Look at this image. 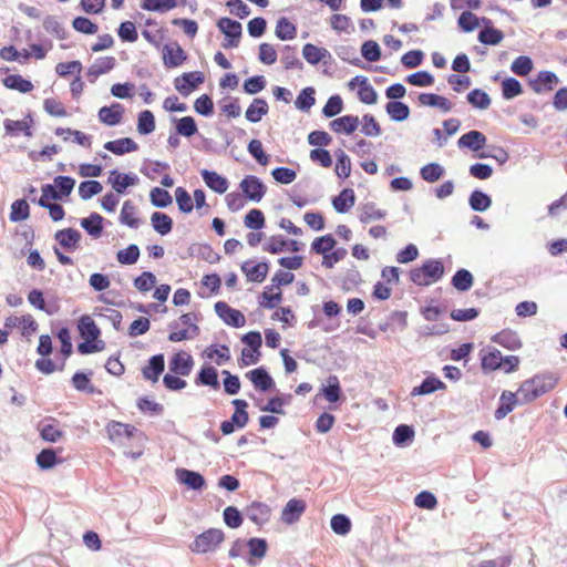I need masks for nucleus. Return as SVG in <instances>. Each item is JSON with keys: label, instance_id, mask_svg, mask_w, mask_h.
I'll return each instance as SVG.
<instances>
[{"label": "nucleus", "instance_id": "obj_1", "mask_svg": "<svg viewBox=\"0 0 567 567\" xmlns=\"http://www.w3.org/2000/svg\"><path fill=\"white\" fill-rule=\"evenodd\" d=\"M557 381V377L553 373L537 374L524 381L517 390V395L520 396V404L530 403L549 392L556 386Z\"/></svg>", "mask_w": 567, "mask_h": 567}, {"label": "nucleus", "instance_id": "obj_2", "mask_svg": "<svg viewBox=\"0 0 567 567\" xmlns=\"http://www.w3.org/2000/svg\"><path fill=\"white\" fill-rule=\"evenodd\" d=\"M444 274L443 264L437 259H430L422 267L411 270V280L417 286H429L437 281Z\"/></svg>", "mask_w": 567, "mask_h": 567}, {"label": "nucleus", "instance_id": "obj_3", "mask_svg": "<svg viewBox=\"0 0 567 567\" xmlns=\"http://www.w3.org/2000/svg\"><path fill=\"white\" fill-rule=\"evenodd\" d=\"M223 540V532L212 528L197 536L190 545V549L195 553L205 554L215 550Z\"/></svg>", "mask_w": 567, "mask_h": 567}, {"label": "nucleus", "instance_id": "obj_4", "mask_svg": "<svg viewBox=\"0 0 567 567\" xmlns=\"http://www.w3.org/2000/svg\"><path fill=\"white\" fill-rule=\"evenodd\" d=\"M239 187L244 195L255 203H259L266 193L264 183L254 175L246 176L240 182Z\"/></svg>", "mask_w": 567, "mask_h": 567}, {"label": "nucleus", "instance_id": "obj_5", "mask_svg": "<svg viewBox=\"0 0 567 567\" xmlns=\"http://www.w3.org/2000/svg\"><path fill=\"white\" fill-rule=\"evenodd\" d=\"M215 311L218 317L228 326L240 328L246 322L245 316L239 310L230 308L226 302H216Z\"/></svg>", "mask_w": 567, "mask_h": 567}, {"label": "nucleus", "instance_id": "obj_6", "mask_svg": "<svg viewBox=\"0 0 567 567\" xmlns=\"http://www.w3.org/2000/svg\"><path fill=\"white\" fill-rule=\"evenodd\" d=\"M125 109L120 103H112L110 106H103L99 110V121L107 126L118 125L124 115Z\"/></svg>", "mask_w": 567, "mask_h": 567}, {"label": "nucleus", "instance_id": "obj_7", "mask_svg": "<svg viewBox=\"0 0 567 567\" xmlns=\"http://www.w3.org/2000/svg\"><path fill=\"white\" fill-rule=\"evenodd\" d=\"M106 432L114 444H124V440L134 436L137 430L132 425L112 421L107 424Z\"/></svg>", "mask_w": 567, "mask_h": 567}, {"label": "nucleus", "instance_id": "obj_8", "mask_svg": "<svg viewBox=\"0 0 567 567\" xmlns=\"http://www.w3.org/2000/svg\"><path fill=\"white\" fill-rule=\"evenodd\" d=\"M306 503L302 499L299 498H291L287 502L285 507L281 512V520L287 524L291 525L296 522H298L301 517V515L306 511Z\"/></svg>", "mask_w": 567, "mask_h": 567}, {"label": "nucleus", "instance_id": "obj_9", "mask_svg": "<svg viewBox=\"0 0 567 567\" xmlns=\"http://www.w3.org/2000/svg\"><path fill=\"white\" fill-rule=\"evenodd\" d=\"M204 82L202 72H188L175 80V89L183 95H188L195 87Z\"/></svg>", "mask_w": 567, "mask_h": 567}, {"label": "nucleus", "instance_id": "obj_10", "mask_svg": "<svg viewBox=\"0 0 567 567\" xmlns=\"http://www.w3.org/2000/svg\"><path fill=\"white\" fill-rule=\"evenodd\" d=\"M107 182L116 193L123 194L126 188L136 185L138 178L135 174H123L113 169L110 172Z\"/></svg>", "mask_w": 567, "mask_h": 567}, {"label": "nucleus", "instance_id": "obj_11", "mask_svg": "<svg viewBox=\"0 0 567 567\" xmlns=\"http://www.w3.org/2000/svg\"><path fill=\"white\" fill-rule=\"evenodd\" d=\"M520 404V396L517 392L503 391L499 398V406L495 411V419L502 420L508 415L517 404Z\"/></svg>", "mask_w": 567, "mask_h": 567}, {"label": "nucleus", "instance_id": "obj_12", "mask_svg": "<svg viewBox=\"0 0 567 567\" xmlns=\"http://www.w3.org/2000/svg\"><path fill=\"white\" fill-rule=\"evenodd\" d=\"M176 478L181 484L194 491H200L206 484L202 474L186 468L176 470Z\"/></svg>", "mask_w": 567, "mask_h": 567}, {"label": "nucleus", "instance_id": "obj_13", "mask_svg": "<svg viewBox=\"0 0 567 567\" xmlns=\"http://www.w3.org/2000/svg\"><path fill=\"white\" fill-rule=\"evenodd\" d=\"M457 145L460 148H470L477 152L486 145V136L478 131H470L458 138Z\"/></svg>", "mask_w": 567, "mask_h": 567}, {"label": "nucleus", "instance_id": "obj_14", "mask_svg": "<svg viewBox=\"0 0 567 567\" xmlns=\"http://www.w3.org/2000/svg\"><path fill=\"white\" fill-rule=\"evenodd\" d=\"M241 270L246 275L248 281L262 282L267 277L269 267L267 262L254 265L252 261H246L241 265Z\"/></svg>", "mask_w": 567, "mask_h": 567}, {"label": "nucleus", "instance_id": "obj_15", "mask_svg": "<svg viewBox=\"0 0 567 567\" xmlns=\"http://www.w3.org/2000/svg\"><path fill=\"white\" fill-rule=\"evenodd\" d=\"M163 60L166 66L176 68L186 60V54L177 43L167 44L163 49Z\"/></svg>", "mask_w": 567, "mask_h": 567}, {"label": "nucleus", "instance_id": "obj_16", "mask_svg": "<svg viewBox=\"0 0 567 567\" xmlns=\"http://www.w3.org/2000/svg\"><path fill=\"white\" fill-rule=\"evenodd\" d=\"M55 240L66 250H75L81 240V234L73 229L66 228L55 233Z\"/></svg>", "mask_w": 567, "mask_h": 567}, {"label": "nucleus", "instance_id": "obj_17", "mask_svg": "<svg viewBox=\"0 0 567 567\" xmlns=\"http://www.w3.org/2000/svg\"><path fill=\"white\" fill-rule=\"evenodd\" d=\"M302 55L305 60L312 65H316L321 61L326 63L327 60L331 59V54L327 49L319 48L311 43L303 45Z\"/></svg>", "mask_w": 567, "mask_h": 567}, {"label": "nucleus", "instance_id": "obj_18", "mask_svg": "<svg viewBox=\"0 0 567 567\" xmlns=\"http://www.w3.org/2000/svg\"><path fill=\"white\" fill-rule=\"evenodd\" d=\"M193 359L186 352L176 353L169 362V369L177 375H188L192 371Z\"/></svg>", "mask_w": 567, "mask_h": 567}, {"label": "nucleus", "instance_id": "obj_19", "mask_svg": "<svg viewBox=\"0 0 567 567\" xmlns=\"http://www.w3.org/2000/svg\"><path fill=\"white\" fill-rule=\"evenodd\" d=\"M359 126V117L344 115L330 122V128L336 133L352 134Z\"/></svg>", "mask_w": 567, "mask_h": 567}, {"label": "nucleus", "instance_id": "obj_20", "mask_svg": "<svg viewBox=\"0 0 567 567\" xmlns=\"http://www.w3.org/2000/svg\"><path fill=\"white\" fill-rule=\"evenodd\" d=\"M104 148L115 155H124L126 153L135 152L138 148L136 142L130 137H123L114 141L106 142Z\"/></svg>", "mask_w": 567, "mask_h": 567}, {"label": "nucleus", "instance_id": "obj_21", "mask_svg": "<svg viewBox=\"0 0 567 567\" xmlns=\"http://www.w3.org/2000/svg\"><path fill=\"white\" fill-rule=\"evenodd\" d=\"M246 516L257 525H262L270 517V508L264 503L255 502L246 508Z\"/></svg>", "mask_w": 567, "mask_h": 567}, {"label": "nucleus", "instance_id": "obj_22", "mask_svg": "<svg viewBox=\"0 0 567 567\" xmlns=\"http://www.w3.org/2000/svg\"><path fill=\"white\" fill-rule=\"evenodd\" d=\"M200 175L205 182V184L218 194H224L228 188V182L225 177L217 174L216 172H210L207 169H203Z\"/></svg>", "mask_w": 567, "mask_h": 567}, {"label": "nucleus", "instance_id": "obj_23", "mask_svg": "<svg viewBox=\"0 0 567 567\" xmlns=\"http://www.w3.org/2000/svg\"><path fill=\"white\" fill-rule=\"evenodd\" d=\"M165 361L163 354H156L153 355L150 359L148 365H146L143 369V377L146 380H150L152 382H156L161 375V373L164 371Z\"/></svg>", "mask_w": 567, "mask_h": 567}, {"label": "nucleus", "instance_id": "obj_24", "mask_svg": "<svg viewBox=\"0 0 567 567\" xmlns=\"http://www.w3.org/2000/svg\"><path fill=\"white\" fill-rule=\"evenodd\" d=\"M557 83L558 78L555 73L550 71H542L539 72L537 79L530 83V85L536 93H540L543 91L553 90L554 85Z\"/></svg>", "mask_w": 567, "mask_h": 567}, {"label": "nucleus", "instance_id": "obj_25", "mask_svg": "<svg viewBox=\"0 0 567 567\" xmlns=\"http://www.w3.org/2000/svg\"><path fill=\"white\" fill-rule=\"evenodd\" d=\"M355 204L353 189L346 188L332 199V206L338 213H347Z\"/></svg>", "mask_w": 567, "mask_h": 567}, {"label": "nucleus", "instance_id": "obj_26", "mask_svg": "<svg viewBox=\"0 0 567 567\" xmlns=\"http://www.w3.org/2000/svg\"><path fill=\"white\" fill-rule=\"evenodd\" d=\"M248 379L251 381V383L255 385V388L267 391L274 385L272 378L268 374V372L262 369L258 368L255 370H251L247 373Z\"/></svg>", "mask_w": 567, "mask_h": 567}, {"label": "nucleus", "instance_id": "obj_27", "mask_svg": "<svg viewBox=\"0 0 567 567\" xmlns=\"http://www.w3.org/2000/svg\"><path fill=\"white\" fill-rule=\"evenodd\" d=\"M79 330L82 336L87 341H100V329L95 324L94 320L90 316H83L79 322Z\"/></svg>", "mask_w": 567, "mask_h": 567}, {"label": "nucleus", "instance_id": "obj_28", "mask_svg": "<svg viewBox=\"0 0 567 567\" xmlns=\"http://www.w3.org/2000/svg\"><path fill=\"white\" fill-rule=\"evenodd\" d=\"M419 101L422 105L439 107L443 112L452 110V103L444 96L433 93H422L419 95Z\"/></svg>", "mask_w": 567, "mask_h": 567}, {"label": "nucleus", "instance_id": "obj_29", "mask_svg": "<svg viewBox=\"0 0 567 567\" xmlns=\"http://www.w3.org/2000/svg\"><path fill=\"white\" fill-rule=\"evenodd\" d=\"M445 389V384L437 378L427 377L419 386L413 388L411 395H425L431 394L437 390Z\"/></svg>", "mask_w": 567, "mask_h": 567}, {"label": "nucleus", "instance_id": "obj_30", "mask_svg": "<svg viewBox=\"0 0 567 567\" xmlns=\"http://www.w3.org/2000/svg\"><path fill=\"white\" fill-rule=\"evenodd\" d=\"M492 340L499 346L507 348L508 350H516L520 348L522 342L516 332L511 330H504L495 334Z\"/></svg>", "mask_w": 567, "mask_h": 567}, {"label": "nucleus", "instance_id": "obj_31", "mask_svg": "<svg viewBox=\"0 0 567 567\" xmlns=\"http://www.w3.org/2000/svg\"><path fill=\"white\" fill-rule=\"evenodd\" d=\"M120 221L131 228H138L141 225V219L136 217V207L131 200L124 202L121 214Z\"/></svg>", "mask_w": 567, "mask_h": 567}, {"label": "nucleus", "instance_id": "obj_32", "mask_svg": "<svg viewBox=\"0 0 567 567\" xmlns=\"http://www.w3.org/2000/svg\"><path fill=\"white\" fill-rule=\"evenodd\" d=\"M151 223L154 230L162 236L171 233L173 228V219L167 214L161 212H155L152 214Z\"/></svg>", "mask_w": 567, "mask_h": 567}, {"label": "nucleus", "instance_id": "obj_33", "mask_svg": "<svg viewBox=\"0 0 567 567\" xmlns=\"http://www.w3.org/2000/svg\"><path fill=\"white\" fill-rule=\"evenodd\" d=\"M103 217L97 213L91 214L89 217L81 220V226L91 235L93 238H99L103 231Z\"/></svg>", "mask_w": 567, "mask_h": 567}, {"label": "nucleus", "instance_id": "obj_34", "mask_svg": "<svg viewBox=\"0 0 567 567\" xmlns=\"http://www.w3.org/2000/svg\"><path fill=\"white\" fill-rule=\"evenodd\" d=\"M268 104L265 100L255 99L246 111V118L251 123L259 122L268 113Z\"/></svg>", "mask_w": 567, "mask_h": 567}, {"label": "nucleus", "instance_id": "obj_35", "mask_svg": "<svg viewBox=\"0 0 567 567\" xmlns=\"http://www.w3.org/2000/svg\"><path fill=\"white\" fill-rule=\"evenodd\" d=\"M385 111L391 117V120L396 122L405 121L410 115L409 106L399 101L389 102L385 105Z\"/></svg>", "mask_w": 567, "mask_h": 567}, {"label": "nucleus", "instance_id": "obj_36", "mask_svg": "<svg viewBox=\"0 0 567 567\" xmlns=\"http://www.w3.org/2000/svg\"><path fill=\"white\" fill-rule=\"evenodd\" d=\"M218 29L225 34L226 38H240L241 37V24L229 18H221L217 22Z\"/></svg>", "mask_w": 567, "mask_h": 567}, {"label": "nucleus", "instance_id": "obj_37", "mask_svg": "<svg viewBox=\"0 0 567 567\" xmlns=\"http://www.w3.org/2000/svg\"><path fill=\"white\" fill-rule=\"evenodd\" d=\"M315 94L316 91L313 87L309 86L303 89L297 96L295 106L302 112H308L316 103Z\"/></svg>", "mask_w": 567, "mask_h": 567}, {"label": "nucleus", "instance_id": "obj_38", "mask_svg": "<svg viewBox=\"0 0 567 567\" xmlns=\"http://www.w3.org/2000/svg\"><path fill=\"white\" fill-rule=\"evenodd\" d=\"M385 215V212L377 208L374 204L368 203L360 207L359 218L362 223L368 224L374 220L383 219Z\"/></svg>", "mask_w": 567, "mask_h": 567}, {"label": "nucleus", "instance_id": "obj_39", "mask_svg": "<svg viewBox=\"0 0 567 567\" xmlns=\"http://www.w3.org/2000/svg\"><path fill=\"white\" fill-rule=\"evenodd\" d=\"M233 404L236 410L229 421L237 427H244L248 422V413L246 411L248 404L246 401L240 399L234 400Z\"/></svg>", "mask_w": 567, "mask_h": 567}, {"label": "nucleus", "instance_id": "obj_40", "mask_svg": "<svg viewBox=\"0 0 567 567\" xmlns=\"http://www.w3.org/2000/svg\"><path fill=\"white\" fill-rule=\"evenodd\" d=\"M471 208L475 212H485L492 205V199L488 195L481 190H474L468 198Z\"/></svg>", "mask_w": 567, "mask_h": 567}, {"label": "nucleus", "instance_id": "obj_41", "mask_svg": "<svg viewBox=\"0 0 567 567\" xmlns=\"http://www.w3.org/2000/svg\"><path fill=\"white\" fill-rule=\"evenodd\" d=\"M474 278L472 274L466 269H460L455 272L452 278V285L460 291H467L473 286Z\"/></svg>", "mask_w": 567, "mask_h": 567}, {"label": "nucleus", "instance_id": "obj_42", "mask_svg": "<svg viewBox=\"0 0 567 567\" xmlns=\"http://www.w3.org/2000/svg\"><path fill=\"white\" fill-rule=\"evenodd\" d=\"M155 131V117L148 110L142 111L137 118V132L142 135H148Z\"/></svg>", "mask_w": 567, "mask_h": 567}, {"label": "nucleus", "instance_id": "obj_43", "mask_svg": "<svg viewBox=\"0 0 567 567\" xmlns=\"http://www.w3.org/2000/svg\"><path fill=\"white\" fill-rule=\"evenodd\" d=\"M503 365V357L499 350L493 349L482 357V368L485 371H495Z\"/></svg>", "mask_w": 567, "mask_h": 567}, {"label": "nucleus", "instance_id": "obj_44", "mask_svg": "<svg viewBox=\"0 0 567 567\" xmlns=\"http://www.w3.org/2000/svg\"><path fill=\"white\" fill-rule=\"evenodd\" d=\"M114 66H115V58H113V56L100 58L89 68V75L97 78L99 75L111 71Z\"/></svg>", "mask_w": 567, "mask_h": 567}, {"label": "nucleus", "instance_id": "obj_45", "mask_svg": "<svg viewBox=\"0 0 567 567\" xmlns=\"http://www.w3.org/2000/svg\"><path fill=\"white\" fill-rule=\"evenodd\" d=\"M3 83L7 87L17 90L21 93H28L33 89V84L29 80H25L18 74L7 76Z\"/></svg>", "mask_w": 567, "mask_h": 567}, {"label": "nucleus", "instance_id": "obj_46", "mask_svg": "<svg viewBox=\"0 0 567 567\" xmlns=\"http://www.w3.org/2000/svg\"><path fill=\"white\" fill-rule=\"evenodd\" d=\"M297 29L287 18H280L276 25V35L280 40H292L296 37Z\"/></svg>", "mask_w": 567, "mask_h": 567}, {"label": "nucleus", "instance_id": "obj_47", "mask_svg": "<svg viewBox=\"0 0 567 567\" xmlns=\"http://www.w3.org/2000/svg\"><path fill=\"white\" fill-rule=\"evenodd\" d=\"M444 168L437 163H430L420 171L422 178L429 183L439 181L444 175Z\"/></svg>", "mask_w": 567, "mask_h": 567}, {"label": "nucleus", "instance_id": "obj_48", "mask_svg": "<svg viewBox=\"0 0 567 567\" xmlns=\"http://www.w3.org/2000/svg\"><path fill=\"white\" fill-rule=\"evenodd\" d=\"M150 199L151 203L155 207L165 208L172 204V196L171 194L159 187H154L150 193Z\"/></svg>", "mask_w": 567, "mask_h": 567}, {"label": "nucleus", "instance_id": "obj_49", "mask_svg": "<svg viewBox=\"0 0 567 567\" xmlns=\"http://www.w3.org/2000/svg\"><path fill=\"white\" fill-rule=\"evenodd\" d=\"M140 257V248L132 244L125 249H121L117 251L116 258L117 261L122 265H134Z\"/></svg>", "mask_w": 567, "mask_h": 567}, {"label": "nucleus", "instance_id": "obj_50", "mask_svg": "<svg viewBox=\"0 0 567 567\" xmlns=\"http://www.w3.org/2000/svg\"><path fill=\"white\" fill-rule=\"evenodd\" d=\"M504 39V34L501 30H497L493 27H487L482 30L478 34L480 42L489 45H496L502 42Z\"/></svg>", "mask_w": 567, "mask_h": 567}, {"label": "nucleus", "instance_id": "obj_51", "mask_svg": "<svg viewBox=\"0 0 567 567\" xmlns=\"http://www.w3.org/2000/svg\"><path fill=\"white\" fill-rule=\"evenodd\" d=\"M467 101L480 110H486L491 105V99L488 94L478 89H475L467 94Z\"/></svg>", "mask_w": 567, "mask_h": 567}, {"label": "nucleus", "instance_id": "obj_52", "mask_svg": "<svg viewBox=\"0 0 567 567\" xmlns=\"http://www.w3.org/2000/svg\"><path fill=\"white\" fill-rule=\"evenodd\" d=\"M103 186L97 181H86L82 182L79 186V195L83 200H87L94 195H97L102 192Z\"/></svg>", "mask_w": 567, "mask_h": 567}, {"label": "nucleus", "instance_id": "obj_53", "mask_svg": "<svg viewBox=\"0 0 567 567\" xmlns=\"http://www.w3.org/2000/svg\"><path fill=\"white\" fill-rule=\"evenodd\" d=\"M175 198L177 206L182 213H190L194 208V202L188 192L183 187H177L175 190Z\"/></svg>", "mask_w": 567, "mask_h": 567}, {"label": "nucleus", "instance_id": "obj_54", "mask_svg": "<svg viewBox=\"0 0 567 567\" xmlns=\"http://www.w3.org/2000/svg\"><path fill=\"white\" fill-rule=\"evenodd\" d=\"M261 298L264 301H260V306L272 309L281 301V291L271 285L266 287Z\"/></svg>", "mask_w": 567, "mask_h": 567}, {"label": "nucleus", "instance_id": "obj_55", "mask_svg": "<svg viewBox=\"0 0 567 567\" xmlns=\"http://www.w3.org/2000/svg\"><path fill=\"white\" fill-rule=\"evenodd\" d=\"M502 92L504 99L511 100L520 95L523 90L520 83L516 79L508 78L502 82Z\"/></svg>", "mask_w": 567, "mask_h": 567}, {"label": "nucleus", "instance_id": "obj_56", "mask_svg": "<svg viewBox=\"0 0 567 567\" xmlns=\"http://www.w3.org/2000/svg\"><path fill=\"white\" fill-rule=\"evenodd\" d=\"M29 217V204L24 199H18L11 205L10 219L22 221Z\"/></svg>", "mask_w": 567, "mask_h": 567}, {"label": "nucleus", "instance_id": "obj_57", "mask_svg": "<svg viewBox=\"0 0 567 567\" xmlns=\"http://www.w3.org/2000/svg\"><path fill=\"white\" fill-rule=\"evenodd\" d=\"M322 393L329 402H337L340 399L341 390L339 380L336 375L328 379V385L322 388Z\"/></svg>", "mask_w": 567, "mask_h": 567}, {"label": "nucleus", "instance_id": "obj_58", "mask_svg": "<svg viewBox=\"0 0 567 567\" xmlns=\"http://www.w3.org/2000/svg\"><path fill=\"white\" fill-rule=\"evenodd\" d=\"M176 131L177 134L190 137L197 132V125L195 123V120L192 116H185L179 120H177L176 123Z\"/></svg>", "mask_w": 567, "mask_h": 567}, {"label": "nucleus", "instance_id": "obj_59", "mask_svg": "<svg viewBox=\"0 0 567 567\" xmlns=\"http://www.w3.org/2000/svg\"><path fill=\"white\" fill-rule=\"evenodd\" d=\"M156 277L151 271H144L134 279V287L141 292L150 291L156 284Z\"/></svg>", "mask_w": 567, "mask_h": 567}, {"label": "nucleus", "instance_id": "obj_60", "mask_svg": "<svg viewBox=\"0 0 567 567\" xmlns=\"http://www.w3.org/2000/svg\"><path fill=\"white\" fill-rule=\"evenodd\" d=\"M330 525L331 529L338 535H347L351 529V522L343 514L332 516Z\"/></svg>", "mask_w": 567, "mask_h": 567}, {"label": "nucleus", "instance_id": "obj_61", "mask_svg": "<svg viewBox=\"0 0 567 567\" xmlns=\"http://www.w3.org/2000/svg\"><path fill=\"white\" fill-rule=\"evenodd\" d=\"M336 240L332 236L326 235L313 240L311 247L317 254L328 255L334 247Z\"/></svg>", "mask_w": 567, "mask_h": 567}, {"label": "nucleus", "instance_id": "obj_62", "mask_svg": "<svg viewBox=\"0 0 567 567\" xmlns=\"http://www.w3.org/2000/svg\"><path fill=\"white\" fill-rule=\"evenodd\" d=\"M198 382L217 389L219 386L217 370L214 367H204L198 374Z\"/></svg>", "mask_w": 567, "mask_h": 567}, {"label": "nucleus", "instance_id": "obj_63", "mask_svg": "<svg viewBox=\"0 0 567 567\" xmlns=\"http://www.w3.org/2000/svg\"><path fill=\"white\" fill-rule=\"evenodd\" d=\"M359 99L362 103L374 104L378 100L377 91L369 83L368 80H361V86L359 87Z\"/></svg>", "mask_w": 567, "mask_h": 567}, {"label": "nucleus", "instance_id": "obj_64", "mask_svg": "<svg viewBox=\"0 0 567 567\" xmlns=\"http://www.w3.org/2000/svg\"><path fill=\"white\" fill-rule=\"evenodd\" d=\"M532 69H533V61L530 58L525 56V55H520V56L516 58L513 61L512 66H511V70L519 76L527 75L532 71Z\"/></svg>", "mask_w": 567, "mask_h": 567}]
</instances>
